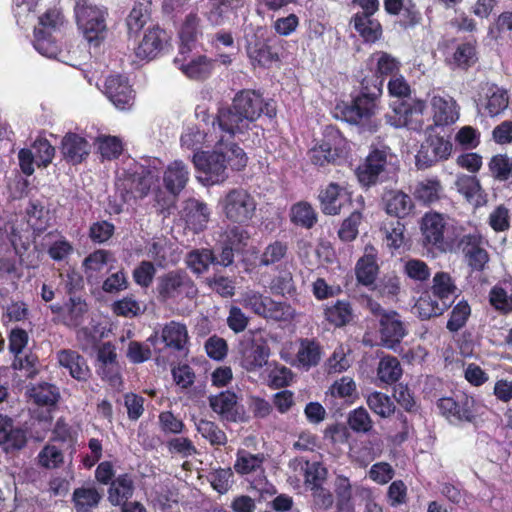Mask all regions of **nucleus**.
I'll return each mask as SVG.
<instances>
[{
  "mask_svg": "<svg viewBox=\"0 0 512 512\" xmlns=\"http://www.w3.org/2000/svg\"><path fill=\"white\" fill-rule=\"evenodd\" d=\"M262 114L269 118L276 116V108L271 102H266L262 95L251 89H243L237 92L229 106L218 109L213 120L221 132L229 138L247 131L250 124L256 121Z\"/></svg>",
  "mask_w": 512,
  "mask_h": 512,
  "instance_id": "f257e3e1",
  "label": "nucleus"
},
{
  "mask_svg": "<svg viewBox=\"0 0 512 512\" xmlns=\"http://www.w3.org/2000/svg\"><path fill=\"white\" fill-rule=\"evenodd\" d=\"M230 139L226 134L221 135L212 151L193 155L196 169L203 172L211 184L222 183L228 178V166L239 171L247 165L244 150Z\"/></svg>",
  "mask_w": 512,
  "mask_h": 512,
  "instance_id": "f03ea898",
  "label": "nucleus"
},
{
  "mask_svg": "<svg viewBox=\"0 0 512 512\" xmlns=\"http://www.w3.org/2000/svg\"><path fill=\"white\" fill-rule=\"evenodd\" d=\"M382 94V80L379 76L365 77L361 81V94L347 106L343 115L347 122L359 124L371 117L377 108V101Z\"/></svg>",
  "mask_w": 512,
  "mask_h": 512,
  "instance_id": "7ed1b4c3",
  "label": "nucleus"
},
{
  "mask_svg": "<svg viewBox=\"0 0 512 512\" xmlns=\"http://www.w3.org/2000/svg\"><path fill=\"white\" fill-rule=\"evenodd\" d=\"M219 204L225 218L239 225L248 224L255 216L257 207L254 196L241 187L227 191Z\"/></svg>",
  "mask_w": 512,
  "mask_h": 512,
  "instance_id": "20e7f679",
  "label": "nucleus"
},
{
  "mask_svg": "<svg viewBox=\"0 0 512 512\" xmlns=\"http://www.w3.org/2000/svg\"><path fill=\"white\" fill-rule=\"evenodd\" d=\"M106 11L93 5L88 0H78L75 5V17L78 28L84 38L98 46L106 34Z\"/></svg>",
  "mask_w": 512,
  "mask_h": 512,
  "instance_id": "39448f33",
  "label": "nucleus"
},
{
  "mask_svg": "<svg viewBox=\"0 0 512 512\" xmlns=\"http://www.w3.org/2000/svg\"><path fill=\"white\" fill-rule=\"evenodd\" d=\"M395 159L388 146L372 147L364 164L356 170L359 182L366 187L375 185L382 179L383 174L390 172Z\"/></svg>",
  "mask_w": 512,
  "mask_h": 512,
  "instance_id": "423d86ee",
  "label": "nucleus"
},
{
  "mask_svg": "<svg viewBox=\"0 0 512 512\" xmlns=\"http://www.w3.org/2000/svg\"><path fill=\"white\" fill-rule=\"evenodd\" d=\"M156 291L161 302L196 294L194 282L184 270H172L158 277Z\"/></svg>",
  "mask_w": 512,
  "mask_h": 512,
  "instance_id": "0eeeda50",
  "label": "nucleus"
},
{
  "mask_svg": "<svg viewBox=\"0 0 512 512\" xmlns=\"http://www.w3.org/2000/svg\"><path fill=\"white\" fill-rule=\"evenodd\" d=\"M427 138L422 142L416 155V166L418 169H427L440 160L447 159L452 151V144L444 137L433 135V127L427 128Z\"/></svg>",
  "mask_w": 512,
  "mask_h": 512,
  "instance_id": "6e6552de",
  "label": "nucleus"
},
{
  "mask_svg": "<svg viewBox=\"0 0 512 512\" xmlns=\"http://www.w3.org/2000/svg\"><path fill=\"white\" fill-rule=\"evenodd\" d=\"M239 361L242 368L253 372L264 367L270 355V348L263 338H244L238 345Z\"/></svg>",
  "mask_w": 512,
  "mask_h": 512,
  "instance_id": "1a4fd4ad",
  "label": "nucleus"
},
{
  "mask_svg": "<svg viewBox=\"0 0 512 512\" xmlns=\"http://www.w3.org/2000/svg\"><path fill=\"white\" fill-rule=\"evenodd\" d=\"M449 241H457V247L462 251L465 261L473 271H483L489 261L488 252L481 247L482 237L479 233H456Z\"/></svg>",
  "mask_w": 512,
  "mask_h": 512,
  "instance_id": "9d476101",
  "label": "nucleus"
},
{
  "mask_svg": "<svg viewBox=\"0 0 512 512\" xmlns=\"http://www.w3.org/2000/svg\"><path fill=\"white\" fill-rule=\"evenodd\" d=\"M425 102L422 100H414L412 103L405 101L393 106V114L385 116L388 124L400 128L407 127L413 131H421L423 129V121L419 119L425 110Z\"/></svg>",
  "mask_w": 512,
  "mask_h": 512,
  "instance_id": "9b49d317",
  "label": "nucleus"
},
{
  "mask_svg": "<svg viewBox=\"0 0 512 512\" xmlns=\"http://www.w3.org/2000/svg\"><path fill=\"white\" fill-rule=\"evenodd\" d=\"M378 324L381 344L395 350L407 334V328L401 316L396 311L390 310L389 315H382Z\"/></svg>",
  "mask_w": 512,
  "mask_h": 512,
  "instance_id": "f8f14e48",
  "label": "nucleus"
},
{
  "mask_svg": "<svg viewBox=\"0 0 512 512\" xmlns=\"http://www.w3.org/2000/svg\"><path fill=\"white\" fill-rule=\"evenodd\" d=\"M211 409L217 413L222 420L228 422H245L247 420L244 411H240L238 397L232 391H224L209 397Z\"/></svg>",
  "mask_w": 512,
  "mask_h": 512,
  "instance_id": "ddd939ff",
  "label": "nucleus"
},
{
  "mask_svg": "<svg viewBox=\"0 0 512 512\" xmlns=\"http://www.w3.org/2000/svg\"><path fill=\"white\" fill-rule=\"evenodd\" d=\"M381 206L388 215L402 219L412 212L414 202L411 196L402 190L385 188L381 195Z\"/></svg>",
  "mask_w": 512,
  "mask_h": 512,
  "instance_id": "4468645a",
  "label": "nucleus"
},
{
  "mask_svg": "<svg viewBox=\"0 0 512 512\" xmlns=\"http://www.w3.org/2000/svg\"><path fill=\"white\" fill-rule=\"evenodd\" d=\"M433 295L441 301V305H436L429 312L421 313V317L428 319L433 316L441 315L450 306V297L455 293L456 286L451 276L446 272H438L433 278Z\"/></svg>",
  "mask_w": 512,
  "mask_h": 512,
  "instance_id": "2eb2a0df",
  "label": "nucleus"
},
{
  "mask_svg": "<svg viewBox=\"0 0 512 512\" xmlns=\"http://www.w3.org/2000/svg\"><path fill=\"white\" fill-rule=\"evenodd\" d=\"M27 442V433L20 425L6 415L0 414V446L6 452L22 449Z\"/></svg>",
  "mask_w": 512,
  "mask_h": 512,
  "instance_id": "dca6fc26",
  "label": "nucleus"
},
{
  "mask_svg": "<svg viewBox=\"0 0 512 512\" xmlns=\"http://www.w3.org/2000/svg\"><path fill=\"white\" fill-rule=\"evenodd\" d=\"M105 93L118 109H129L133 104V90L126 77L120 75L108 77L105 82Z\"/></svg>",
  "mask_w": 512,
  "mask_h": 512,
  "instance_id": "f3484780",
  "label": "nucleus"
},
{
  "mask_svg": "<svg viewBox=\"0 0 512 512\" xmlns=\"http://www.w3.org/2000/svg\"><path fill=\"white\" fill-rule=\"evenodd\" d=\"M321 210L326 215H337L351 205L349 195L336 183H330L318 196Z\"/></svg>",
  "mask_w": 512,
  "mask_h": 512,
  "instance_id": "a211bd4d",
  "label": "nucleus"
},
{
  "mask_svg": "<svg viewBox=\"0 0 512 512\" xmlns=\"http://www.w3.org/2000/svg\"><path fill=\"white\" fill-rule=\"evenodd\" d=\"M446 229V222L443 216L439 213H427L422 218L421 231L424 237V242L435 246L440 250H445L446 241L444 232Z\"/></svg>",
  "mask_w": 512,
  "mask_h": 512,
  "instance_id": "6ab92c4d",
  "label": "nucleus"
},
{
  "mask_svg": "<svg viewBox=\"0 0 512 512\" xmlns=\"http://www.w3.org/2000/svg\"><path fill=\"white\" fill-rule=\"evenodd\" d=\"M166 43L167 34L163 29L158 26L148 28L136 48L135 54L141 60L154 59L163 50Z\"/></svg>",
  "mask_w": 512,
  "mask_h": 512,
  "instance_id": "aec40b11",
  "label": "nucleus"
},
{
  "mask_svg": "<svg viewBox=\"0 0 512 512\" xmlns=\"http://www.w3.org/2000/svg\"><path fill=\"white\" fill-rule=\"evenodd\" d=\"M59 365L69 371L72 378L77 381H87L90 377V369L86 359L77 351L63 349L57 353Z\"/></svg>",
  "mask_w": 512,
  "mask_h": 512,
  "instance_id": "412c9836",
  "label": "nucleus"
},
{
  "mask_svg": "<svg viewBox=\"0 0 512 512\" xmlns=\"http://www.w3.org/2000/svg\"><path fill=\"white\" fill-rule=\"evenodd\" d=\"M61 152L65 160L75 165L89 155L90 145L85 138L75 133H68L62 139Z\"/></svg>",
  "mask_w": 512,
  "mask_h": 512,
  "instance_id": "4be33fe9",
  "label": "nucleus"
},
{
  "mask_svg": "<svg viewBox=\"0 0 512 512\" xmlns=\"http://www.w3.org/2000/svg\"><path fill=\"white\" fill-rule=\"evenodd\" d=\"M189 179L187 166L180 160L171 163L164 173V185L175 198L185 188Z\"/></svg>",
  "mask_w": 512,
  "mask_h": 512,
  "instance_id": "5701e85b",
  "label": "nucleus"
},
{
  "mask_svg": "<svg viewBox=\"0 0 512 512\" xmlns=\"http://www.w3.org/2000/svg\"><path fill=\"white\" fill-rule=\"evenodd\" d=\"M210 211L207 205L196 199L186 201L184 207V219L187 225L194 231H203L209 221Z\"/></svg>",
  "mask_w": 512,
  "mask_h": 512,
  "instance_id": "b1692460",
  "label": "nucleus"
},
{
  "mask_svg": "<svg viewBox=\"0 0 512 512\" xmlns=\"http://www.w3.org/2000/svg\"><path fill=\"white\" fill-rule=\"evenodd\" d=\"M457 191L474 207L483 205L486 200L480 183L475 176L460 174L455 181Z\"/></svg>",
  "mask_w": 512,
  "mask_h": 512,
  "instance_id": "393cba45",
  "label": "nucleus"
},
{
  "mask_svg": "<svg viewBox=\"0 0 512 512\" xmlns=\"http://www.w3.org/2000/svg\"><path fill=\"white\" fill-rule=\"evenodd\" d=\"M184 60L175 59V63L182 62L179 69L190 79L204 80L208 78L213 69L215 61L205 55H199L189 62L184 63Z\"/></svg>",
  "mask_w": 512,
  "mask_h": 512,
  "instance_id": "a878e982",
  "label": "nucleus"
},
{
  "mask_svg": "<svg viewBox=\"0 0 512 512\" xmlns=\"http://www.w3.org/2000/svg\"><path fill=\"white\" fill-rule=\"evenodd\" d=\"M243 3L244 0H209L210 8L205 13V17L212 26H222L229 14L241 7Z\"/></svg>",
  "mask_w": 512,
  "mask_h": 512,
  "instance_id": "bb28decb",
  "label": "nucleus"
},
{
  "mask_svg": "<svg viewBox=\"0 0 512 512\" xmlns=\"http://www.w3.org/2000/svg\"><path fill=\"white\" fill-rule=\"evenodd\" d=\"M160 339L167 348L180 351L188 342V332L184 324L170 321L165 324L160 333Z\"/></svg>",
  "mask_w": 512,
  "mask_h": 512,
  "instance_id": "cd10ccee",
  "label": "nucleus"
},
{
  "mask_svg": "<svg viewBox=\"0 0 512 512\" xmlns=\"http://www.w3.org/2000/svg\"><path fill=\"white\" fill-rule=\"evenodd\" d=\"M431 105L434 111L433 119L437 126L452 124L459 117L456 103L452 99L447 100L439 96H434Z\"/></svg>",
  "mask_w": 512,
  "mask_h": 512,
  "instance_id": "c85d7f7f",
  "label": "nucleus"
},
{
  "mask_svg": "<svg viewBox=\"0 0 512 512\" xmlns=\"http://www.w3.org/2000/svg\"><path fill=\"white\" fill-rule=\"evenodd\" d=\"M134 483L132 479L127 475H120L111 482L108 490V500L114 505H123L133 496Z\"/></svg>",
  "mask_w": 512,
  "mask_h": 512,
  "instance_id": "c756f323",
  "label": "nucleus"
},
{
  "mask_svg": "<svg viewBox=\"0 0 512 512\" xmlns=\"http://www.w3.org/2000/svg\"><path fill=\"white\" fill-rule=\"evenodd\" d=\"M30 399L39 406H55L60 398L59 389L50 383L42 382L27 389Z\"/></svg>",
  "mask_w": 512,
  "mask_h": 512,
  "instance_id": "7c9ffc66",
  "label": "nucleus"
},
{
  "mask_svg": "<svg viewBox=\"0 0 512 512\" xmlns=\"http://www.w3.org/2000/svg\"><path fill=\"white\" fill-rule=\"evenodd\" d=\"M373 15L355 14L352 22L354 29L366 42H375L382 35L380 23L372 18Z\"/></svg>",
  "mask_w": 512,
  "mask_h": 512,
  "instance_id": "2f4dec72",
  "label": "nucleus"
},
{
  "mask_svg": "<svg viewBox=\"0 0 512 512\" xmlns=\"http://www.w3.org/2000/svg\"><path fill=\"white\" fill-rule=\"evenodd\" d=\"M247 54L253 63L268 67L279 59L278 53L267 42L255 40L247 45Z\"/></svg>",
  "mask_w": 512,
  "mask_h": 512,
  "instance_id": "473e14b6",
  "label": "nucleus"
},
{
  "mask_svg": "<svg viewBox=\"0 0 512 512\" xmlns=\"http://www.w3.org/2000/svg\"><path fill=\"white\" fill-rule=\"evenodd\" d=\"M127 181L130 190L142 198L149 193L151 187L158 181V174L156 171L141 167L139 171L131 174Z\"/></svg>",
  "mask_w": 512,
  "mask_h": 512,
  "instance_id": "72a5a7b5",
  "label": "nucleus"
},
{
  "mask_svg": "<svg viewBox=\"0 0 512 512\" xmlns=\"http://www.w3.org/2000/svg\"><path fill=\"white\" fill-rule=\"evenodd\" d=\"M200 32V18L196 13L188 14L180 30L181 54L191 50V45L196 41Z\"/></svg>",
  "mask_w": 512,
  "mask_h": 512,
  "instance_id": "f704fd0d",
  "label": "nucleus"
},
{
  "mask_svg": "<svg viewBox=\"0 0 512 512\" xmlns=\"http://www.w3.org/2000/svg\"><path fill=\"white\" fill-rule=\"evenodd\" d=\"M102 499V494L94 487H81L73 492V502L77 512H89L96 508Z\"/></svg>",
  "mask_w": 512,
  "mask_h": 512,
  "instance_id": "c9c22d12",
  "label": "nucleus"
},
{
  "mask_svg": "<svg viewBox=\"0 0 512 512\" xmlns=\"http://www.w3.org/2000/svg\"><path fill=\"white\" fill-rule=\"evenodd\" d=\"M296 358L299 365L307 369L318 365L321 359V347L319 343L310 339H301Z\"/></svg>",
  "mask_w": 512,
  "mask_h": 512,
  "instance_id": "e433bc0d",
  "label": "nucleus"
},
{
  "mask_svg": "<svg viewBox=\"0 0 512 512\" xmlns=\"http://www.w3.org/2000/svg\"><path fill=\"white\" fill-rule=\"evenodd\" d=\"M478 60L477 50L475 44L471 42H465L459 44L450 61L453 68L461 70H467L473 66Z\"/></svg>",
  "mask_w": 512,
  "mask_h": 512,
  "instance_id": "4c0bfd02",
  "label": "nucleus"
},
{
  "mask_svg": "<svg viewBox=\"0 0 512 512\" xmlns=\"http://www.w3.org/2000/svg\"><path fill=\"white\" fill-rule=\"evenodd\" d=\"M455 410H452L450 422H473L475 420L474 405L475 400L473 397L466 394L458 395L455 399Z\"/></svg>",
  "mask_w": 512,
  "mask_h": 512,
  "instance_id": "58836bf2",
  "label": "nucleus"
},
{
  "mask_svg": "<svg viewBox=\"0 0 512 512\" xmlns=\"http://www.w3.org/2000/svg\"><path fill=\"white\" fill-rule=\"evenodd\" d=\"M335 493L338 512H354L352 487L347 477L339 475L335 480Z\"/></svg>",
  "mask_w": 512,
  "mask_h": 512,
  "instance_id": "ea45409f",
  "label": "nucleus"
},
{
  "mask_svg": "<svg viewBox=\"0 0 512 512\" xmlns=\"http://www.w3.org/2000/svg\"><path fill=\"white\" fill-rule=\"evenodd\" d=\"M402 375V368L399 360L394 356L383 357L377 368V376L380 381L392 384L397 382Z\"/></svg>",
  "mask_w": 512,
  "mask_h": 512,
  "instance_id": "a19ab883",
  "label": "nucleus"
},
{
  "mask_svg": "<svg viewBox=\"0 0 512 512\" xmlns=\"http://www.w3.org/2000/svg\"><path fill=\"white\" fill-rule=\"evenodd\" d=\"M309 157L314 165L323 167L336 164L340 158V153L337 148H332L330 143L322 142L309 151Z\"/></svg>",
  "mask_w": 512,
  "mask_h": 512,
  "instance_id": "79ce46f5",
  "label": "nucleus"
},
{
  "mask_svg": "<svg viewBox=\"0 0 512 512\" xmlns=\"http://www.w3.org/2000/svg\"><path fill=\"white\" fill-rule=\"evenodd\" d=\"M442 185L437 179H426L417 184L414 196L424 204H432L440 199Z\"/></svg>",
  "mask_w": 512,
  "mask_h": 512,
  "instance_id": "37998d69",
  "label": "nucleus"
},
{
  "mask_svg": "<svg viewBox=\"0 0 512 512\" xmlns=\"http://www.w3.org/2000/svg\"><path fill=\"white\" fill-rule=\"evenodd\" d=\"M149 18V3L136 2L126 19L129 34H137L144 27Z\"/></svg>",
  "mask_w": 512,
  "mask_h": 512,
  "instance_id": "c03bdc74",
  "label": "nucleus"
},
{
  "mask_svg": "<svg viewBox=\"0 0 512 512\" xmlns=\"http://www.w3.org/2000/svg\"><path fill=\"white\" fill-rule=\"evenodd\" d=\"M291 221L306 229L312 228L317 222V214L308 202H299L291 208Z\"/></svg>",
  "mask_w": 512,
  "mask_h": 512,
  "instance_id": "a18cd8bd",
  "label": "nucleus"
},
{
  "mask_svg": "<svg viewBox=\"0 0 512 512\" xmlns=\"http://www.w3.org/2000/svg\"><path fill=\"white\" fill-rule=\"evenodd\" d=\"M215 261L216 256L210 249L193 250L186 257L187 266L197 274L207 271Z\"/></svg>",
  "mask_w": 512,
  "mask_h": 512,
  "instance_id": "49530a36",
  "label": "nucleus"
},
{
  "mask_svg": "<svg viewBox=\"0 0 512 512\" xmlns=\"http://www.w3.org/2000/svg\"><path fill=\"white\" fill-rule=\"evenodd\" d=\"M368 407L382 418H388L395 412V404L382 392H372L367 396Z\"/></svg>",
  "mask_w": 512,
  "mask_h": 512,
  "instance_id": "de8ad7c7",
  "label": "nucleus"
},
{
  "mask_svg": "<svg viewBox=\"0 0 512 512\" xmlns=\"http://www.w3.org/2000/svg\"><path fill=\"white\" fill-rule=\"evenodd\" d=\"M196 424L197 431L201 436L209 441L211 445H225L227 443V436L218 425L206 419H200Z\"/></svg>",
  "mask_w": 512,
  "mask_h": 512,
  "instance_id": "09e8293b",
  "label": "nucleus"
},
{
  "mask_svg": "<svg viewBox=\"0 0 512 512\" xmlns=\"http://www.w3.org/2000/svg\"><path fill=\"white\" fill-rule=\"evenodd\" d=\"M371 59L376 61V73L372 76H379L382 81L384 76L393 77L399 71V61L387 52H376Z\"/></svg>",
  "mask_w": 512,
  "mask_h": 512,
  "instance_id": "8fccbe9b",
  "label": "nucleus"
},
{
  "mask_svg": "<svg viewBox=\"0 0 512 512\" xmlns=\"http://www.w3.org/2000/svg\"><path fill=\"white\" fill-rule=\"evenodd\" d=\"M35 40L34 47L35 49L48 58H55L60 52L59 46L51 37L50 31H44L42 28L34 29Z\"/></svg>",
  "mask_w": 512,
  "mask_h": 512,
  "instance_id": "3c124183",
  "label": "nucleus"
},
{
  "mask_svg": "<svg viewBox=\"0 0 512 512\" xmlns=\"http://www.w3.org/2000/svg\"><path fill=\"white\" fill-rule=\"evenodd\" d=\"M265 311L262 317L276 321H286L294 318L295 310L285 302H277L267 296Z\"/></svg>",
  "mask_w": 512,
  "mask_h": 512,
  "instance_id": "603ef678",
  "label": "nucleus"
},
{
  "mask_svg": "<svg viewBox=\"0 0 512 512\" xmlns=\"http://www.w3.org/2000/svg\"><path fill=\"white\" fill-rule=\"evenodd\" d=\"M326 319L337 327L346 325L352 320V309L348 302L337 301L325 310Z\"/></svg>",
  "mask_w": 512,
  "mask_h": 512,
  "instance_id": "864d4df0",
  "label": "nucleus"
},
{
  "mask_svg": "<svg viewBox=\"0 0 512 512\" xmlns=\"http://www.w3.org/2000/svg\"><path fill=\"white\" fill-rule=\"evenodd\" d=\"M347 423L350 429L356 433H368L373 428V421L368 411L359 407L349 412Z\"/></svg>",
  "mask_w": 512,
  "mask_h": 512,
  "instance_id": "5fc2aeb1",
  "label": "nucleus"
},
{
  "mask_svg": "<svg viewBox=\"0 0 512 512\" xmlns=\"http://www.w3.org/2000/svg\"><path fill=\"white\" fill-rule=\"evenodd\" d=\"M67 309V325L77 327L82 324L84 315L88 311V306L79 296L71 295L66 303Z\"/></svg>",
  "mask_w": 512,
  "mask_h": 512,
  "instance_id": "6e6d98bb",
  "label": "nucleus"
},
{
  "mask_svg": "<svg viewBox=\"0 0 512 512\" xmlns=\"http://www.w3.org/2000/svg\"><path fill=\"white\" fill-rule=\"evenodd\" d=\"M489 168L495 179L512 183V158L507 155H496L491 159Z\"/></svg>",
  "mask_w": 512,
  "mask_h": 512,
  "instance_id": "4d7b16f0",
  "label": "nucleus"
},
{
  "mask_svg": "<svg viewBox=\"0 0 512 512\" xmlns=\"http://www.w3.org/2000/svg\"><path fill=\"white\" fill-rule=\"evenodd\" d=\"M404 225L399 221L385 223L382 231L385 234L386 245L389 248L398 249L404 243Z\"/></svg>",
  "mask_w": 512,
  "mask_h": 512,
  "instance_id": "13d9d810",
  "label": "nucleus"
},
{
  "mask_svg": "<svg viewBox=\"0 0 512 512\" xmlns=\"http://www.w3.org/2000/svg\"><path fill=\"white\" fill-rule=\"evenodd\" d=\"M471 314V308L466 301H460L452 309L450 319L447 322V329L451 332H457L465 326L469 316Z\"/></svg>",
  "mask_w": 512,
  "mask_h": 512,
  "instance_id": "bf43d9fd",
  "label": "nucleus"
},
{
  "mask_svg": "<svg viewBox=\"0 0 512 512\" xmlns=\"http://www.w3.org/2000/svg\"><path fill=\"white\" fill-rule=\"evenodd\" d=\"M287 245L281 241L269 244L260 257V264L269 266L280 262L287 254Z\"/></svg>",
  "mask_w": 512,
  "mask_h": 512,
  "instance_id": "052dcab7",
  "label": "nucleus"
},
{
  "mask_svg": "<svg viewBox=\"0 0 512 512\" xmlns=\"http://www.w3.org/2000/svg\"><path fill=\"white\" fill-rule=\"evenodd\" d=\"M362 214L359 211H353L346 218L339 231L338 235L342 241L350 242L354 240L358 235V226L361 223Z\"/></svg>",
  "mask_w": 512,
  "mask_h": 512,
  "instance_id": "680f3d73",
  "label": "nucleus"
},
{
  "mask_svg": "<svg viewBox=\"0 0 512 512\" xmlns=\"http://www.w3.org/2000/svg\"><path fill=\"white\" fill-rule=\"evenodd\" d=\"M97 143L98 150L104 158H117L122 152V143L117 137L99 136Z\"/></svg>",
  "mask_w": 512,
  "mask_h": 512,
  "instance_id": "e2e57ef3",
  "label": "nucleus"
},
{
  "mask_svg": "<svg viewBox=\"0 0 512 512\" xmlns=\"http://www.w3.org/2000/svg\"><path fill=\"white\" fill-rule=\"evenodd\" d=\"M378 267L373 260L360 259L356 265V277L358 282L363 285H371L374 283L377 275Z\"/></svg>",
  "mask_w": 512,
  "mask_h": 512,
  "instance_id": "0e129e2a",
  "label": "nucleus"
},
{
  "mask_svg": "<svg viewBox=\"0 0 512 512\" xmlns=\"http://www.w3.org/2000/svg\"><path fill=\"white\" fill-rule=\"evenodd\" d=\"M305 483L311 488L322 486V482L326 479L327 469L319 462L305 464Z\"/></svg>",
  "mask_w": 512,
  "mask_h": 512,
  "instance_id": "69168bd1",
  "label": "nucleus"
},
{
  "mask_svg": "<svg viewBox=\"0 0 512 512\" xmlns=\"http://www.w3.org/2000/svg\"><path fill=\"white\" fill-rule=\"evenodd\" d=\"M156 269L150 261H142L133 271V279L136 284L148 288L154 279Z\"/></svg>",
  "mask_w": 512,
  "mask_h": 512,
  "instance_id": "338daca9",
  "label": "nucleus"
},
{
  "mask_svg": "<svg viewBox=\"0 0 512 512\" xmlns=\"http://www.w3.org/2000/svg\"><path fill=\"white\" fill-rule=\"evenodd\" d=\"M489 298L491 305L495 309L504 313L512 311V297H509L502 287H493L490 291Z\"/></svg>",
  "mask_w": 512,
  "mask_h": 512,
  "instance_id": "774afa93",
  "label": "nucleus"
}]
</instances>
